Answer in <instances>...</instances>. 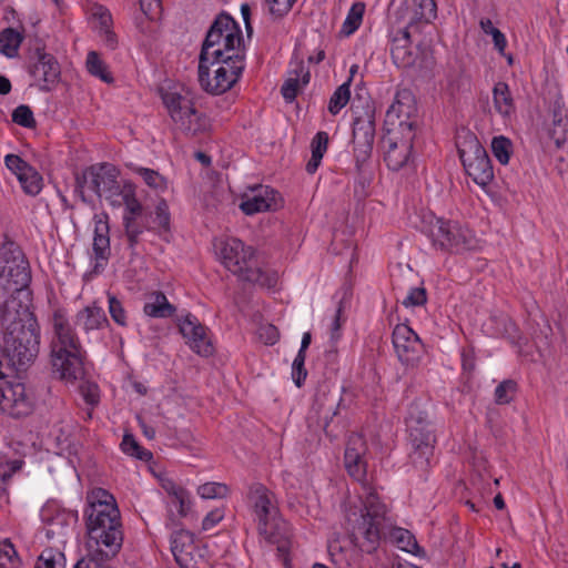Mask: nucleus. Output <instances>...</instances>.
<instances>
[{
  "label": "nucleus",
  "instance_id": "20",
  "mask_svg": "<svg viewBox=\"0 0 568 568\" xmlns=\"http://www.w3.org/2000/svg\"><path fill=\"white\" fill-rule=\"evenodd\" d=\"M37 61L30 67V74L38 82L40 90L50 91L59 82L61 69L58 60L45 52L44 47H36Z\"/></svg>",
  "mask_w": 568,
  "mask_h": 568
},
{
  "label": "nucleus",
  "instance_id": "2",
  "mask_svg": "<svg viewBox=\"0 0 568 568\" xmlns=\"http://www.w3.org/2000/svg\"><path fill=\"white\" fill-rule=\"evenodd\" d=\"M90 551L83 558H91L104 568L123 544L121 514L115 498L103 488H95L88 495L84 511Z\"/></svg>",
  "mask_w": 568,
  "mask_h": 568
},
{
  "label": "nucleus",
  "instance_id": "60",
  "mask_svg": "<svg viewBox=\"0 0 568 568\" xmlns=\"http://www.w3.org/2000/svg\"><path fill=\"white\" fill-rule=\"evenodd\" d=\"M270 12L276 17H283L293 7L296 0H265Z\"/></svg>",
  "mask_w": 568,
  "mask_h": 568
},
{
  "label": "nucleus",
  "instance_id": "15",
  "mask_svg": "<svg viewBox=\"0 0 568 568\" xmlns=\"http://www.w3.org/2000/svg\"><path fill=\"white\" fill-rule=\"evenodd\" d=\"M34 408L33 394L20 382L0 379V412L13 418L30 415Z\"/></svg>",
  "mask_w": 568,
  "mask_h": 568
},
{
  "label": "nucleus",
  "instance_id": "32",
  "mask_svg": "<svg viewBox=\"0 0 568 568\" xmlns=\"http://www.w3.org/2000/svg\"><path fill=\"white\" fill-rule=\"evenodd\" d=\"M94 17L99 20V33L103 43L114 50L118 47V37L111 29L113 23L111 13L103 7H99Z\"/></svg>",
  "mask_w": 568,
  "mask_h": 568
},
{
  "label": "nucleus",
  "instance_id": "51",
  "mask_svg": "<svg viewBox=\"0 0 568 568\" xmlns=\"http://www.w3.org/2000/svg\"><path fill=\"white\" fill-rule=\"evenodd\" d=\"M12 121L28 129H32L37 124L31 108L26 104H21L13 110Z\"/></svg>",
  "mask_w": 568,
  "mask_h": 568
},
{
  "label": "nucleus",
  "instance_id": "46",
  "mask_svg": "<svg viewBox=\"0 0 568 568\" xmlns=\"http://www.w3.org/2000/svg\"><path fill=\"white\" fill-rule=\"evenodd\" d=\"M121 448L125 454L134 456L140 460L148 462L152 457L151 452L143 449L132 435H124Z\"/></svg>",
  "mask_w": 568,
  "mask_h": 568
},
{
  "label": "nucleus",
  "instance_id": "11",
  "mask_svg": "<svg viewBox=\"0 0 568 568\" xmlns=\"http://www.w3.org/2000/svg\"><path fill=\"white\" fill-rule=\"evenodd\" d=\"M458 154L466 173L479 186L488 185L494 179L491 161L473 134H467L463 142L457 144Z\"/></svg>",
  "mask_w": 568,
  "mask_h": 568
},
{
  "label": "nucleus",
  "instance_id": "35",
  "mask_svg": "<svg viewBox=\"0 0 568 568\" xmlns=\"http://www.w3.org/2000/svg\"><path fill=\"white\" fill-rule=\"evenodd\" d=\"M87 69L93 77L99 78L105 83H112L113 77L109 71L108 65L100 59V55L95 51H90L87 57Z\"/></svg>",
  "mask_w": 568,
  "mask_h": 568
},
{
  "label": "nucleus",
  "instance_id": "23",
  "mask_svg": "<svg viewBox=\"0 0 568 568\" xmlns=\"http://www.w3.org/2000/svg\"><path fill=\"white\" fill-rule=\"evenodd\" d=\"M179 331L186 339L190 347L202 356H209L213 353V347L209 341L205 327L197 321V318L187 314L182 320H179Z\"/></svg>",
  "mask_w": 568,
  "mask_h": 568
},
{
  "label": "nucleus",
  "instance_id": "16",
  "mask_svg": "<svg viewBox=\"0 0 568 568\" xmlns=\"http://www.w3.org/2000/svg\"><path fill=\"white\" fill-rule=\"evenodd\" d=\"M417 106L410 90L402 89L396 92L395 100L386 111L385 126L405 132L409 126L413 132L417 131L416 121Z\"/></svg>",
  "mask_w": 568,
  "mask_h": 568
},
{
  "label": "nucleus",
  "instance_id": "61",
  "mask_svg": "<svg viewBox=\"0 0 568 568\" xmlns=\"http://www.w3.org/2000/svg\"><path fill=\"white\" fill-rule=\"evenodd\" d=\"M257 333L260 339L266 345H274L280 338L278 329L272 324L260 326Z\"/></svg>",
  "mask_w": 568,
  "mask_h": 568
},
{
  "label": "nucleus",
  "instance_id": "57",
  "mask_svg": "<svg viewBox=\"0 0 568 568\" xmlns=\"http://www.w3.org/2000/svg\"><path fill=\"white\" fill-rule=\"evenodd\" d=\"M304 87L302 84V82L300 81V79L297 78H293V77H288L286 79V81L284 82L282 89H281V92H282V95L283 98L287 101V102H292L295 100V98L297 97L298 94V90Z\"/></svg>",
  "mask_w": 568,
  "mask_h": 568
},
{
  "label": "nucleus",
  "instance_id": "4",
  "mask_svg": "<svg viewBox=\"0 0 568 568\" xmlns=\"http://www.w3.org/2000/svg\"><path fill=\"white\" fill-rule=\"evenodd\" d=\"M52 326L54 333L50 345L52 374L61 381L72 383L83 374L84 351L62 310L54 311Z\"/></svg>",
  "mask_w": 568,
  "mask_h": 568
},
{
  "label": "nucleus",
  "instance_id": "17",
  "mask_svg": "<svg viewBox=\"0 0 568 568\" xmlns=\"http://www.w3.org/2000/svg\"><path fill=\"white\" fill-rule=\"evenodd\" d=\"M396 21L414 28L419 32L420 28L430 23L437 17L435 0H403L397 8Z\"/></svg>",
  "mask_w": 568,
  "mask_h": 568
},
{
  "label": "nucleus",
  "instance_id": "31",
  "mask_svg": "<svg viewBox=\"0 0 568 568\" xmlns=\"http://www.w3.org/2000/svg\"><path fill=\"white\" fill-rule=\"evenodd\" d=\"M78 523V513L62 510L57 513L49 523L48 536H64L68 529H73Z\"/></svg>",
  "mask_w": 568,
  "mask_h": 568
},
{
  "label": "nucleus",
  "instance_id": "14",
  "mask_svg": "<svg viewBox=\"0 0 568 568\" xmlns=\"http://www.w3.org/2000/svg\"><path fill=\"white\" fill-rule=\"evenodd\" d=\"M415 138L416 133L409 126H406L405 132L386 128V133L382 138V148L384 161L389 170L399 171L413 161Z\"/></svg>",
  "mask_w": 568,
  "mask_h": 568
},
{
  "label": "nucleus",
  "instance_id": "36",
  "mask_svg": "<svg viewBox=\"0 0 568 568\" xmlns=\"http://www.w3.org/2000/svg\"><path fill=\"white\" fill-rule=\"evenodd\" d=\"M34 568H65V556L58 549L45 548L38 557Z\"/></svg>",
  "mask_w": 568,
  "mask_h": 568
},
{
  "label": "nucleus",
  "instance_id": "30",
  "mask_svg": "<svg viewBox=\"0 0 568 568\" xmlns=\"http://www.w3.org/2000/svg\"><path fill=\"white\" fill-rule=\"evenodd\" d=\"M494 108L503 118H510L515 113V103L506 82H497L493 89Z\"/></svg>",
  "mask_w": 568,
  "mask_h": 568
},
{
  "label": "nucleus",
  "instance_id": "44",
  "mask_svg": "<svg viewBox=\"0 0 568 568\" xmlns=\"http://www.w3.org/2000/svg\"><path fill=\"white\" fill-rule=\"evenodd\" d=\"M518 389V385L514 379H505L495 389V403L498 405L509 404Z\"/></svg>",
  "mask_w": 568,
  "mask_h": 568
},
{
  "label": "nucleus",
  "instance_id": "52",
  "mask_svg": "<svg viewBox=\"0 0 568 568\" xmlns=\"http://www.w3.org/2000/svg\"><path fill=\"white\" fill-rule=\"evenodd\" d=\"M109 313L111 318L120 326L128 325L126 312L123 304L114 295L108 294Z\"/></svg>",
  "mask_w": 568,
  "mask_h": 568
},
{
  "label": "nucleus",
  "instance_id": "9",
  "mask_svg": "<svg viewBox=\"0 0 568 568\" xmlns=\"http://www.w3.org/2000/svg\"><path fill=\"white\" fill-rule=\"evenodd\" d=\"M244 68V58L232 60L200 59L197 70L200 85L207 93L222 94L237 82Z\"/></svg>",
  "mask_w": 568,
  "mask_h": 568
},
{
  "label": "nucleus",
  "instance_id": "47",
  "mask_svg": "<svg viewBox=\"0 0 568 568\" xmlns=\"http://www.w3.org/2000/svg\"><path fill=\"white\" fill-rule=\"evenodd\" d=\"M123 224L129 246L133 248L139 243L140 235L144 232L146 226L139 222V219H134L133 221L131 217H123Z\"/></svg>",
  "mask_w": 568,
  "mask_h": 568
},
{
  "label": "nucleus",
  "instance_id": "64",
  "mask_svg": "<svg viewBox=\"0 0 568 568\" xmlns=\"http://www.w3.org/2000/svg\"><path fill=\"white\" fill-rule=\"evenodd\" d=\"M81 394L88 404L95 405L99 403V389L95 384L87 383L81 385Z\"/></svg>",
  "mask_w": 568,
  "mask_h": 568
},
{
  "label": "nucleus",
  "instance_id": "56",
  "mask_svg": "<svg viewBox=\"0 0 568 568\" xmlns=\"http://www.w3.org/2000/svg\"><path fill=\"white\" fill-rule=\"evenodd\" d=\"M412 32H415L414 28L408 27L406 24H402L392 38L390 48L410 45L412 44V40H410Z\"/></svg>",
  "mask_w": 568,
  "mask_h": 568
},
{
  "label": "nucleus",
  "instance_id": "28",
  "mask_svg": "<svg viewBox=\"0 0 568 568\" xmlns=\"http://www.w3.org/2000/svg\"><path fill=\"white\" fill-rule=\"evenodd\" d=\"M176 308L172 305L164 293L153 291L145 295L143 312L153 318H168L174 315Z\"/></svg>",
  "mask_w": 568,
  "mask_h": 568
},
{
  "label": "nucleus",
  "instance_id": "25",
  "mask_svg": "<svg viewBox=\"0 0 568 568\" xmlns=\"http://www.w3.org/2000/svg\"><path fill=\"white\" fill-rule=\"evenodd\" d=\"M247 501L257 523L278 515L275 495L261 483H254L248 487Z\"/></svg>",
  "mask_w": 568,
  "mask_h": 568
},
{
  "label": "nucleus",
  "instance_id": "34",
  "mask_svg": "<svg viewBox=\"0 0 568 568\" xmlns=\"http://www.w3.org/2000/svg\"><path fill=\"white\" fill-rule=\"evenodd\" d=\"M23 40L20 32L12 28H7L0 32V52L8 58L18 54V49Z\"/></svg>",
  "mask_w": 568,
  "mask_h": 568
},
{
  "label": "nucleus",
  "instance_id": "5",
  "mask_svg": "<svg viewBox=\"0 0 568 568\" xmlns=\"http://www.w3.org/2000/svg\"><path fill=\"white\" fill-rule=\"evenodd\" d=\"M353 121V155L355 161V192L367 195V189L374 179L372 161L375 139V105L366 102L362 110H354Z\"/></svg>",
  "mask_w": 568,
  "mask_h": 568
},
{
  "label": "nucleus",
  "instance_id": "26",
  "mask_svg": "<svg viewBox=\"0 0 568 568\" xmlns=\"http://www.w3.org/2000/svg\"><path fill=\"white\" fill-rule=\"evenodd\" d=\"M393 345L399 361L404 364L413 363L418 355L420 341L418 335L407 325H396L393 331Z\"/></svg>",
  "mask_w": 568,
  "mask_h": 568
},
{
  "label": "nucleus",
  "instance_id": "8",
  "mask_svg": "<svg viewBox=\"0 0 568 568\" xmlns=\"http://www.w3.org/2000/svg\"><path fill=\"white\" fill-rule=\"evenodd\" d=\"M31 281L28 260L21 248L11 241L0 247V286L11 291L18 300L24 296L29 301L30 293L26 291Z\"/></svg>",
  "mask_w": 568,
  "mask_h": 568
},
{
  "label": "nucleus",
  "instance_id": "6",
  "mask_svg": "<svg viewBox=\"0 0 568 568\" xmlns=\"http://www.w3.org/2000/svg\"><path fill=\"white\" fill-rule=\"evenodd\" d=\"M222 264L240 280L272 288L277 284V274L258 266L255 251L241 240L230 237L216 246Z\"/></svg>",
  "mask_w": 568,
  "mask_h": 568
},
{
  "label": "nucleus",
  "instance_id": "10",
  "mask_svg": "<svg viewBox=\"0 0 568 568\" xmlns=\"http://www.w3.org/2000/svg\"><path fill=\"white\" fill-rule=\"evenodd\" d=\"M429 237L435 247L452 253H463L477 245V240L469 229L444 219H435L429 223Z\"/></svg>",
  "mask_w": 568,
  "mask_h": 568
},
{
  "label": "nucleus",
  "instance_id": "19",
  "mask_svg": "<svg viewBox=\"0 0 568 568\" xmlns=\"http://www.w3.org/2000/svg\"><path fill=\"white\" fill-rule=\"evenodd\" d=\"M93 222L92 257L94 265L91 273L98 275L104 271L111 256L109 215L105 212L94 214Z\"/></svg>",
  "mask_w": 568,
  "mask_h": 568
},
{
  "label": "nucleus",
  "instance_id": "21",
  "mask_svg": "<svg viewBox=\"0 0 568 568\" xmlns=\"http://www.w3.org/2000/svg\"><path fill=\"white\" fill-rule=\"evenodd\" d=\"M258 534L271 545H275L278 554L287 561L286 556L291 549V528L280 515L257 523Z\"/></svg>",
  "mask_w": 568,
  "mask_h": 568
},
{
  "label": "nucleus",
  "instance_id": "18",
  "mask_svg": "<svg viewBox=\"0 0 568 568\" xmlns=\"http://www.w3.org/2000/svg\"><path fill=\"white\" fill-rule=\"evenodd\" d=\"M119 174V170L111 163L92 165V192L110 201L111 204L120 205L119 199L123 190L118 180Z\"/></svg>",
  "mask_w": 568,
  "mask_h": 568
},
{
  "label": "nucleus",
  "instance_id": "42",
  "mask_svg": "<svg viewBox=\"0 0 568 568\" xmlns=\"http://www.w3.org/2000/svg\"><path fill=\"white\" fill-rule=\"evenodd\" d=\"M152 230L161 233L170 230V212L165 200L161 199L155 206L154 216H152Z\"/></svg>",
  "mask_w": 568,
  "mask_h": 568
},
{
  "label": "nucleus",
  "instance_id": "43",
  "mask_svg": "<svg viewBox=\"0 0 568 568\" xmlns=\"http://www.w3.org/2000/svg\"><path fill=\"white\" fill-rule=\"evenodd\" d=\"M20 558L9 539L0 541V568H19Z\"/></svg>",
  "mask_w": 568,
  "mask_h": 568
},
{
  "label": "nucleus",
  "instance_id": "62",
  "mask_svg": "<svg viewBox=\"0 0 568 568\" xmlns=\"http://www.w3.org/2000/svg\"><path fill=\"white\" fill-rule=\"evenodd\" d=\"M290 77L297 78L302 82L303 85H306L310 82V71L304 65L303 61H295L292 63V69L290 70Z\"/></svg>",
  "mask_w": 568,
  "mask_h": 568
},
{
  "label": "nucleus",
  "instance_id": "50",
  "mask_svg": "<svg viewBox=\"0 0 568 568\" xmlns=\"http://www.w3.org/2000/svg\"><path fill=\"white\" fill-rule=\"evenodd\" d=\"M123 204H124V215L123 217L140 219L143 213V207L140 201L134 196L131 192H122Z\"/></svg>",
  "mask_w": 568,
  "mask_h": 568
},
{
  "label": "nucleus",
  "instance_id": "33",
  "mask_svg": "<svg viewBox=\"0 0 568 568\" xmlns=\"http://www.w3.org/2000/svg\"><path fill=\"white\" fill-rule=\"evenodd\" d=\"M328 145V134L324 131H320L315 134L311 142L312 156L306 163V171L310 174H314L318 169L324 153Z\"/></svg>",
  "mask_w": 568,
  "mask_h": 568
},
{
  "label": "nucleus",
  "instance_id": "29",
  "mask_svg": "<svg viewBox=\"0 0 568 568\" xmlns=\"http://www.w3.org/2000/svg\"><path fill=\"white\" fill-rule=\"evenodd\" d=\"M77 324L85 332H90L102 328L109 322L103 308L93 304L78 312Z\"/></svg>",
  "mask_w": 568,
  "mask_h": 568
},
{
  "label": "nucleus",
  "instance_id": "39",
  "mask_svg": "<svg viewBox=\"0 0 568 568\" xmlns=\"http://www.w3.org/2000/svg\"><path fill=\"white\" fill-rule=\"evenodd\" d=\"M390 55L393 62L403 69L415 65L417 60V53L413 50L412 44L408 47L390 48Z\"/></svg>",
  "mask_w": 568,
  "mask_h": 568
},
{
  "label": "nucleus",
  "instance_id": "13",
  "mask_svg": "<svg viewBox=\"0 0 568 568\" xmlns=\"http://www.w3.org/2000/svg\"><path fill=\"white\" fill-rule=\"evenodd\" d=\"M407 423L413 447L410 454L412 463L416 468L424 471L429 467L430 457L434 453V445L436 443L434 427L426 420V416L422 414L415 416L410 413Z\"/></svg>",
  "mask_w": 568,
  "mask_h": 568
},
{
  "label": "nucleus",
  "instance_id": "59",
  "mask_svg": "<svg viewBox=\"0 0 568 568\" xmlns=\"http://www.w3.org/2000/svg\"><path fill=\"white\" fill-rule=\"evenodd\" d=\"M141 11L150 20H156L162 13L161 0H140Z\"/></svg>",
  "mask_w": 568,
  "mask_h": 568
},
{
  "label": "nucleus",
  "instance_id": "40",
  "mask_svg": "<svg viewBox=\"0 0 568 568\" xmlns=\"http://www.w3.org/2000/svg\"><path fill=\"white\" fill-rule=\"evenodd\" d=\"M135 173L139 174L144 183L156 191H164L168 189L166 179L158 171L148 168H135Z\"/></svg>",
  "mask_w": 568,
  "mask_h": 568
},
{
  "label": "nucleus",
  "instance_id": "45",
  "mask_svg": "<svg viewBox=\"0 0 568 568\" xmlns=\"http://www.w3.org/2000/svg\"><path fill=\"white\" fill-rule=\"evenodd\" d=\"M197 494L204 499L225 498L230 494V488L222 483H205L199 486Z\"/></svg>",
  "mask_w": 568,
  "mask_h": 568
},
{
  "label": "nucleus",
  "instance_id": "41",
  "mask_svg": "<svg viewBox=\"0 0 568 568\" xmlns=\"http://www.w3.org/2000/svg\"><path fill=\"white\" fill-rule=\"evenodd\" d=\"M491 151L500 164H507L513 152L511 141L503 135L495 136L491 141Z\"/></svg>",
  "mask_w": 568,
  "mask_h": 568
},
{
  "label": "nucleus",
  "instance_id": "27",
  "mask_svg": "<svg viewBox=\"0 0 568 568\" xmlns=\"http://www.w3.org/2000/svg\"><path fill=\"white\" fill-rule=\"evenodd\" d=\"M281 194L270 186H258L252 196H247L240 204L246 215L265 211H276L282 206Z\"/></svg>",
  "mask_w": 568,
  "mask_h": 568
},
{
  "label": "nucleus",
  "instance_id": "58",
  "mask_svg": "<svg viewBox=\"0 0 568 568\" xmlns=\"http://www.w3.org/2000/svg\"><path fill=\"white\" fill-rule=\"evenodd\" d=\"M171 505L178 508V513L181 517H185L191 507L190 495L187 490H178L175 498L171 499Z\"/></svg>",
  "mask_w": 568,
  "mask_h": 568
},
{
  "label": "nucleus",
  "instance_id": "38",
  "mask_svg": "<svg viewBox=\"0 0 568 568\" xmlns=\"http://www.w3.org/2000/svg\"><path fill=\"white\" fill-rule=\"evenodd\" d=\"M344 463L348 474L358 481L366 478L367 462L365 456L344 455Z\"/></svg>",
  "mask_w": 568,
  "mask_h": 568
},
{
  "label": "nucleus",
  "instance_id": "22",
  "mask_svg": "<svg viewBox=\"0 0 568 568\" xmlns=\"http://www.w3.org/2000/svg\"><path fill=\"white\" fill-rule=\"evenodd\" d=\"M171 551L180 568H199L202 559L192 532L185 529L174 531L171 536Z\"/></svg>",
  "mask_w": 568,
  "mask_h": 568
},
{
  "label": "nucleus",
  "instance_id": "12",
  "mask_svg": "<svg viewBox=\"0 0 568 568\" xmlns=\"http://www.w3.org/2000/svg\"><path fill=\"white\" fill-rule=\"evenodd\" d=\"M162 100L171 119L179 124L186 134L196 135L207 128V119L199 113L190 98L178 91H164Z\"/></svg>",
  "mask_w": 568,
  "mask_h": 568
},
{
  "label": "nucleus",
  "instance_id": "63",
  "mask_svg": "<svg viewBox=\"0 0 568 568\" xmlns=\"http://www.w3.org/2000/svg\"><path fill=\"white\" fill-rule=\"evenodd\" d=\"M224 518L223 509L216 508L210 511L202 521V529L210 530Z\"/></svg>",
  "mask_w": 568,
  "mask_h": 568
},
{
  "label": "nucleus",
  "instance_id": "3",
  "mask_svg": "<svg viewBox=\"0 0 568 568\" xmlns=\"http://www.w3.org/2000/svg\"><path fill=\"white\" fill-rule=\"evenodd\" d=\"M347 529L352 544L367 554L375 551L381 539L387 534H390L404 551L415 554L419 548L416 538L408 530L393 528L385 504L372 489L366 493L359 513L348 515Z\"/></svg>",
  "mask_w": 568,
  "mask_h": 568
},
{
  "label": "nucleus",
  "instance_id": "37",
  "mask_svg": "<svg viewBox=\"0 0 568 568\" xmlns=\"http://www.w3.org/2000/svg\"><path fill=\"white\" fill-rule=\"evenodd\" d=\"M351 81L352 78L342 85H339L332 94L328 102V112L336 115L349 101L351 98Z\"/></svg>",
  "mask_w": 568,
  "mask_h": 568
},
{
  "label": "nucleus",
  "instance_id": "53",
  "mask_svg": "<svg viewBox=\"0 0 568 568\" xmlns=\"http://www.w3.org/2000/svg\"><path fill=\"white\" fill-rule=\"evenodd\" d=\"M366 453H367V445H366V442L363 438V436L359 434H355V433L351 434L347 439L344 455H359V457H361V456H366Z\"/></svg>",
  "mask_w": 568,
  "mask_h": 568
},
{
  "label": "nucleus",
  "instance_id": "54",
  "mask_svg": "<svg viewBox=\"0 0 568 568\" xmlns=\"http://www.w3.org/2000/svg\"><path fill=\"white\" fill-rule=\"evenodd\" d=\"M305 355L297 353L292 364V378L297 387H301L304 384L307 376V371L305 368Z\"/></svg>",
  "mask_w": 568,
  "mask_h": 568
},
{
  "label": "nucleus",
  "instance_id": "1",
  "mask_svg": "<svg viewBox=\"0 0 568 568\" xmlns=\"http://www.w3.org/2000/svg\"><path fill=\"white\" fill-rule=\"evenodd\" d=\"M3 348L0 349V379L26 371L40 351V326L29 303L10 296L1 311Z\"/></svg>",
  "mask_w": 568,
  "mask_h": 568
},
{
  "label": "nucleus",
  "instance_id": "7",
  "mask_svg": "<svg viewBox=\"0 0 568 568\" xmlns=\"http://www.w3.org/2000/svg\"><path fill=\"white\" fill-rule=\"evenodd\" d=\"M242 32L236 21L226 13L216 17L202 44L200 59L221 60L244 58Z\"/></svg>",
  "mask_w": 568,
  "mask_h": 568
},
{
  "label": "nucleus",
  "instance_id": "24",
  "mask_svg": "<svg viewBox=\"0 0 568 568\" xmlns=\"http://www.w3.org/2000/svg\"><path fill=\"white\" fill-rule=\"evenodd\" d=\"M7 168L12 171L26 194L34 196L42 190V176L19 155L8 154L4 158Z\"/></svg>",
  "mask_w": 568,
  "mask_h": 568
},
{
  "label": "nucleus",
  "instance_id": "49",
  "mask_svg": "<svg viewBox=\"0 0 568 568\" xmlns=\"http://www.w3.org/2000/svg\"><path fill=\"white\" fill-rule=\"evenodd\" d=\"M365 7L361 2H356L352 6L347 18L344 22L343 30L349 34L358 29L361 26Z\"/></svg>",
  "mask_w": 568,
  "mask_h": 568
},
{
  "label": "nucleus",
  "instance_id": "55",
  "mask_svg": "<svg viewBox=\"0 0 568 568\" xmlns=\"http://www.w3.org/2000/svg\"><path fill=\"white\" fill-rule=\"evenodd\" d=\"M427 302V294L424 287H413L402 301L405 307L422 306Z\"/></svg>",
  "mask_w": 568,
  "mask_h": 568
},
{
  "label": "nucleus",
  "instance_id": "48",
  "mask_svg": "<svg viewBox=\"0 0 568 568\" xmlns=\"http://www.w3.org/2000/svg\"><path fill=\"white\" fill-rule=\"evenodd\" d=\"M92 165L83 170L81 173H77L74 178V192L78 194L82 202L88 203L85 196V190L92 191Z\"/></svg>",
  "mask_w": 568,
  "mask_h": 568
}]
</instances>
